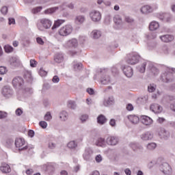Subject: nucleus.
Instances as JSON below:
<instances>
[{
  "instance_id": "29",
  "label": "nucleus",
  "mask_w": 175,
  "mask_h": 175,
  "mask_svg": "<svg viewBox=\"0 0 175 175\" xmlns=\"http://www.w3.org/2000/svg\"><path fill=\"white\" fill-rule=\"evenodd\" d=\"M85 21V16L84 15H77L75 18V23L77 25H81Z\"/></svg>"
},
{
  "instance_id": "2",
  "label": "nucleus",
  "mask_w": 175,
  "mask_h": 175,
  "mask_svg": "<svg viewBox=\"0 0 175 175\" xmlns=\"http://www.w3.org/2000/svg\"><path fill=\"white\" fill-rule=\"evenodd\" d=\"M72 32H73V27L72 25H66L62 27L58 31V33L60 36H68L70 35Z\"/></svg>"
},
{
  "instance_id": "60",
  "label": "nucleus",
  "mask_w": 175,
  "mask_h": 175,
  "mask_svg": "<svg viewBox=\"0 0 175 175\" xmlns=\"http://www.w3.org/2000/svg\"><path fill=\"white\" fill-rule=\"evenodd\" d=\"M36 41L38 44H44V41H43V39L40 37L37 38Z\"/></svg>"
},
{
  "instance_id": "24",
  "label": "nucleus",
  "mask_w": 175,
  "mask_h": 175,
  "mask_svg": "<svg viewBox=\"0 0 175 175\" xmlns=\"http://www.w3.org/2000/svg\"><path fill=\"white\" fill-rule=\"evenodd\" d=\"M159 18L163 21L169 23L172 20V15L170 13H161L159 15Z\"/></svg>"
},
{
  "instance_id": "48",
  "label": "nucleus",
  "mask_w": 175,
  "mask_h": 175,
  "mask_svg": "<svg viewBox=\"0 0 175 175\" xmlns=\"http://www.w3.org/2000/svg\"><path fill=\"white\" fill-rule=\"evenodd\" d=\"M68 107H70V109H72V110H75V109L77 107L76 103L74 101H70L68 103Z\"/></svg>"
},
{
  "instance_id": "27",
  "label": "nucleus",
  "mask_w": 175,
  "mask_h": 175,
  "mask_svg": "<svg viewBox=\"0 0 175 175\" xmlns=\"http://www.w3.org/2000/svg\"><path fill=\"white\" fill-rule=\"evenodd\" d=\"M141 121L144 125H151L152 124V119L147 116H142Z\"/></svg>"
},
{
  "instance_id": "11",
  "label": "nucleus",
  "mask_w": 175,
  "mask_h": 175,
  "mask_svg": "<svg viewBox=\"0 0 175 175\" xmlns=\"http://www.w3.org/2000/svg\"><path fill=\"white\" fill-rule=\"evenodd\" d=\"M121 69L126 77H132L133 76V69H132V67L129 66H122Z\"/></svg>"
},
{
  "instance_id": "57",
  "label": "nucleus",
  "mask_w": 175,
  "mask_h": 175,
  "mask_svg": "<svg viewBox=\"0 0 175 175\" xmlns=\"http://www.w3.org/2000/svg\"><path fill=\"white\" fill-rule=\"evenodd\" d=\"M55 147H57V145L55 144V143L49 142V148H50L51 150H54V148H55Z\"/></svg>"
},
{
  "instance_id": "49",
  "label": "nucleus",
  "mask_w": 175,
  "mask_h": 175,
  "mask_svg": "<svg viewBox=\"0 0 175 175\" xmlns=\"http://www.w3.org/2000/svg\"><path fill=\"white\" fill-rule=\"evenodd\" d=\"M109 125L112 126V128H116L117 126V123L115 119H111L109 120Z\"/></svg>"
},
{
  "instance_id": "40",
  "label": "nucleus",
  "mask_w": 175,
  "mask_h": 175,
  "mask_svg": "<svg viewBox=\"0 0 175 175\" xmlns=\"http://www.w3.org/2000/svg\"><path fill=\"white\" fill-rule=\"evenodd\" d=\"M73 68L75 70H81L83 68V64H81V63H77L76 62H74Z\"/></svg>"
},
{
  "instance_id": "43",
  "label": "nucleus",
  "mask_w": 175,
  "mask_h": 175,
  "mask_svg": "<svg viewBox=\"0 0 175 175\" xmlns=\"http://www.w3.org/2000/svg\"><path fill=\"white\" fill-rule=\"evenodd\" d=\"M155 90H157V85H155L154 84H150L148 86V92H154Z\"/></svg>"
},
{
  "instance_id": "58",
  "label": "nucleus",
  "mask_w": 175,
  "mask_h": 175,
  "mask_svg": "<svg viewBox=\"0 0 175 175\" xmlns=\"http://www.w3.org/2000/svg\"><path fill=\"white\" fill-rule=\"evenodd\" d=\"M80 119H81V121H82V122H85V121L88 120V115H82Z\"/></svg>"
},
{
  "instance_id": "19",
  "label": "nucleus",
  "mask_w": 175,
  "mask_h": 175,
  "mask_svg": "<svg viewBox=\"0 0 175 175\" xmlns=\"http://www.w3.org/2000/svg\"><path fill=\"white\" fill-rule=\"evenodd\" d=\"M0 170L4 174H8L12 172V168H10V165H9V164L3 163L0 166Z\"/></svg>"
},
{
  "instance_id": "64",
  "label": "nucleus",
  "mask_w": 175,
  "mask_h": 175,
  "mask_svg": "<svg viewBox=\"0 0 175 175\" xmlns=\"http://www.w3.org/2000/svg\"><path fill=\"white\" fill-rule=\"evenodd\" d=\"M30 66H31V68H35V66H36V61H35L33 59H31L30 60Z\"/></svg>"
},
{
  "instance_id": "13",
  "label": "nucleus",
  "mask_w": 175,
  "mask_h": 175,
  "mask_svg": "<svg viewBox=\"0 0 175 175\" xmlns=\"http://www.w3.org/2000/svg\"><path fill=\"white\" fill-rule=\"evenodd\" d=\"M142 140L144 142H148V140H152L154 137V133L151 131H146L140 135Z\"/></svg>"
},
{
  "instance_id": "12",
  "label": "nucleus",
  "mask_w": 175,
  "mask_h": 175,
  "mask_svg": "<svg viewBox=\"0 0 175 175\" xmlns=\"http://www.w3.org/2000/svg\"><path fill=\"white\" fill-rule=\"evenodd\" d=\"M24 85V79L20 77H16L12 80V85L15 88H20L22 85Z\"/></svg>"
},
{
  "instance_id": "62",
  "label": "nucleus",
  "mask_w": 175,
  "mask_h": 175,
  "mask_svg": "<svg viewBox=\"0 0 175 175\" xmlns=\"http://www.w3.org/2000/svg\"><path fill=\"white\" fill-rule=\"evenodd\" d=\"M13 143H14V141L12 139H8L6 141V144H8V147H10L12 144H13Z\"/></svg>"
},
{
  "instance_id": "31",
  "label": "nucleus",
  "mask_w": 175,
  "mask_h": 175,
  "mask_svg": "<svg viewBox=\"0 0 175 175\" xmlns=\"http://www.w3.org/2000/svg\"><path fill=\"white\" fill-rule=\"evenodd\" d=\"M20 64H21L20 60L17 59V57H12L10 59V65H11L12 68H16L17 66H19Z\"/></svg>"
},
{
  "instance_id": "15",
  "label": "nucleus",
  "mask_w": 175,
  "mask_h": 175,
  "mask_svg": "<svg viewBox=\"0 0 175 175\" xmlns=\"http://www.w3.org/2000/svg\"><path fill=\"white\" fill-rule=\"evenodd\" d=\"M159 39L163 43H170V42H173L174 40V36L170 34H164L159 36Z\"/></svg>"
},
{
  "instance_id": "39",
  "label": "nucleus",
  "mask_w": 175,
  "mask_h": 175,
  "mask_svg": "<svg viewBox=\"0 0 175 175\" xmlns=\"http://www.w3.org/2000/svg\"><path fill=\"white\" fill-rule=\"evenodd\" d=\"M146 148L149 151H154V150H155V148H157V144H155L154 142L149 143L147 144Z\"/></svg>"
},
{
  "instance_id": "61",
  "label": "nucleus",
  "mask_w": 175,
  "mask_h": 175,
  "mask_svg": "<svg viewBox=\"0 0 175 175\" xmlns=\"http://www.w3.org/2000/svg\"><path fill=\"white\" fill-rule=\"evenodd\" d=\"M1 12L2 14H6L8 13V7L4 6L1 9Z\"/></svg>"
},
{
  "instance_id": "9",
  "label": "nucleus",
  "mask_w": 175,
  "mask_h": 175,
  "mask_svg": "<svg viewBox=\"0 0 175 175\" xmlns=\"http://www.w3.org/2000/svg\"><path fill=\"white\" fill-rule=\"evenodd\" d=\"M157 8L154 5H146L141 8L140 12L142 14H150L152 13L154 10H157Z\"/></svg>"
},
{
  "instance_id": "42",
  "label": "nucleus",
  "mask_w": 175,
  "mask_h": 175,
  "mask_svg": "<svg viewBox=\"0 0 175 175\" xmlns=\"http://www.w3.org/2000/svg\"><path fill=\"white\" fill-rule=\"evenodd\" d=\"M25 79H26L27 81H28V83H31L33 78H32V75H31L30 72H27L25 75Z\"/></svg>"
},
{
  "instance_id": "33",
  "label": "nucleus",
  "mask_w": 175,
  "mask_h": 175,
  "mask_svg": "<svg viewBox=\"0 0 175 175\" xmlns=\"http://www.w3.org/2000/svg\"><path fill=\"white\" fill-rule=\"evenodd\" d=\"M148 64H150V62H144L141 65L137 67V70H138V72H139L140 73H144V72H146V68L147 65L148 66Z\"/></svg>"
},
{
  "instance_id": "8",
  "label": "nucleus",
  "mask_w": 175,
  "mask_h": 175,
  "mask_svg": "<svg viewBox=\"0 0 175 175\" xmlns=\"http://www.w3.org/2000/svg\"><path fill=\"white\" fill-rule=\"evenodd\" d=\"M15 146L19 151H25L28 150V146L25 145V141L23 138H18L15 140Z\"/></svg>"
},
{
  "instance_id": "63",
  "label": "nucleus",
  "mask_w": 175,
  "mask_h": 175,
  "mask_svg": "<svg viewBox=\"0 0 175 175\" xmlns=\"http://www.w3.org/2000/svg\"><path fill=\"white\" fill-rule=\"evenodd\" d=\"M126 110L129 111H132V110H133V105H132V104H128L126 105Z\"/></svg>"
},
{
  "instance_id": "55",
  "label": "nucleus",
  "mask_w": 175,
  "mask_h": 175,
  "mask_svg": "<svg viewBox=\"0 0 175 175\" xmlns=\"http://www.w3.org/2000/svg\"><path fill=\"white\" fill-rule=\"evenodd\" d=\"M46 167L45 170H47L48 172H53L54 170V167H53V165H44Z\"/></svg>"
},
{
  "instance_id": "53",
  "label": "nucleus",
  "mask_w": 175,
  "mask_h": 175,
  "mask_svg": "<svg viewBox=\"0 0 175 175\" xmlns=\"http://www.w3.org/2000/svg\"><path fill=\"white\" fill-rule=\"evenodd\" d=\"M39 75H40V76L43 77L44 76L47 75V72H46V70H43V68H40L39 70Z\"/></svg>"
},
{
  "instance_id": "18",
  "label": "nucleus",
  "mask_w": 175,
  "mask_h": 175,
  "mask_svg": "<svg viewBox=\"0 0 175 175\" xmlns=\"http://www.w3.org/2000/svg\"><path fill=\"white\" fill-rule=\"evenodd\" d=\"M2 95L5 98H10L13 95V90L9 86H4L2 89Z\"/></svg>"
},
{
  "instance_id": "14",
  "label": "nucleus",
  "mask_w": 175,
  "mask_h": 175,
  "mask_svg": "<svg viewBox=\"0 0 175 175\" xmlns=\"http://www.w3.org/2000/svg\"><path fill=\"white\" fill-rule=\"evenodd\" d=\"M94 151L91 148H87L85 150L83 154V158L85 161H91L92 159V154Z\"/></svg>"
},
{
  "instance_id": "26",
  "label": "nucleus",
  "mask_w": 175,
  "mask_h": 175,
  "mask_svg": "<svg viewBox=\"0 0 175 175\" xmlns=\"http://www.w3.org/2000/svg\"><path fill=\"white\" fill-rule=\"evenodd\" d=\"M77 46H79V42L76 38H72L66 42V47H77Z\"/></svg>"
},
{
  "instance_id": "30",
  "label": "nucleus",
  "mask_w": 175,
  "mask_h": 175,
  "mask_svg": "<svg viewBox=\"0 0 175 175\" xmlns=\"http://www.w3.org/2000/svg\"><path fill=\"white\" fill-rule=\"evenodd\" d=\"M90 36L92 39H99L102 36L100 30L94 29L90 33Z\"/></svg>"
},
{
  "instance_id": "46",
  "label": "nucleus",
  "mask_w": 175,
  "mask_h": 175,
  "mask_svg": "<svg viewBox=\"0 0 175 175\" xmlns=\"http://www.w3.org/2000/svg\"><path fill=\"white\" fill-rule=\"evenodd\" d=\"M95 161L96 163H100L103 161V157L101 156V154H97L95 157Z\"/></svg>"
},
{
  "instance_id": "17",
  "label": "nucleus",
  "mask_w": 175,
  "mask_h": 175,
  "mask_svg": "<svg viewBox=\"0 0 175 175\" xmlns=\"http://www.w3.org/2000/svg\"><path fill=\"white\" fill-rule=\"evenodd\" d=\"M119 142L118 137L114 136H109L106 139V143L108 146H117Z\"/></svg>"
},
{
  "instance_id": "1",
  "label": "nucleus",
  "mask_w": 175,
  "mask_h": 175,
  "mask_svg": "<svg viewBox=\"0 0 175 175\" xmlns=\"http://www.w3.org/2000/svg\"><path fill=\"white\" fill-rule=\"evenodd\" d=\"M53 25V22L49 18H42L40 20V23H38L37 27L40 31L44 29H50Z\"/></svg>"
},
{
  "instance_id": "6",
  "label": "nucleus",
  "mask_w": 175,
  "mask_h": 175,
  "mask_svg": "<svg viewBox=\"0 0 175 175\" xmlns=\"http://www.w3.org/2000/svg\"><path fill=\"white\" fill-rule=\"evenodd\" d=\"M90 17L93 23H99L102 20V14L98 10H93L90 12Z\"/></svg>"
},
{
  "instance_id": "28",
  "label": "nucleus",
  "mask_w": 175,
  "mask_h": 175,
  "mask_svg": "<svg viewBox=\"0 0 175 175\" xmlns=\"http://www.w3.org/2000/svg\"><path fill=\"white\" fill-rule=\"evenodd\" d=\"M114 97L113 96H111L104 99L103 105L104 106L107 107V106H111V105H114Z\"/></svg>"
},
{
  "instance_id": "10",
  "label": "nucleus",
  "mask_w": 175,
  "mask_h": 175,
  "mask_svg": "<svg viewBox=\"0 0 175 175\" xmlns=\"http://www.w3.org/2000/svg\"><path fill=\"white\" fill-rule=\"evenodd\" d=\"M65 5H66V3H64L62 5H60L59 7H53L49 8L44 11L45 14H53V13H55L57 10H65Z\"/></svg>"
},
{
  "instance_id": "32",
  "label": "nucleus",
  "mask_w": 175,
  "mask_h": 175,
  "mask_svg": "<svg viewBox=\"0 0 175 175\" xmlns=\"http://www.w3.org/2000/svg\"><path fill=\"white\" fill-rule=\"evenodd\" d=\"M65 23V20L64 19H57V21H54L53 25L52 27V30L57 29V28H59L62 24Z\"/></svg>"
},
{
  "instance_id": "16",
  "label": "nucleus",
  "mask_w": 175,
  "mask_h": 175,
  "mask_svg": "<svg viewBox=\"0 0 175 175\" xmlns=\"http://www.w3.org/2000/svg\"><path fill=\"white\" fill-rule=\"evenodd\" d=\"M148 72L150 76H157L159 71L157 69V67L154 66V64L149 62L148 66Z\"/></svg>"
},
{
  "instance_id": "59",
  "label": "nucleus",
  "mask_w": 175,
  "mask_h": 175,
  "mask_svg": "<svg viewBox=\"0 0 175 175\" xmlns=\"http://www.w3.org/2000/svg\"><path fill=\"white\" fill-rule=\"evenodd\" d=\"M126 23H128L129 24H132L133 23V19L129 16H126L125 18Z\"/></svg>"
},
{
  "instance_id": "51",
  "label": "nucleus",
  "mask_w": 175,
  "mask_h": 175,
  "mask_svg": "<svg viewBox=\"0 0 175 175\" xmlns=\"http://www.w3.org/2000/svg\"><path fill=\"white\" fill-rule=\"evenodd\" d=\"M39 125L40 126H41V128H42V129H46V128H47V122H46L45 121L40 122Z\"/></svg>"
},
{
  "instance_id": "37",
  "label": "nucleus",
  "mask_w": 175,
  "mask_h": 175,
  "mask_svg": "<svg viewBox=\"0 0 175 175\" xmlns=\"http://www.w3.org/2000/svg\"><path fill=\"white\" fill-rule=\"evenodd\" d=\"M107 121V119L103 115H100L97 118V122L98 124H100V125H104V124H106Z\"/></svg>"
},
{
  "instance_id": "23",
  "label": "nucleus",
  "mask_w": 175,
  "mask_h": 175,
  "mask_svg": "<svg viewBox=\"0 0 175 175\" xmlns=\"http://www.w3.org/2000/svg\"><path fill=\"white\" fill-rule=\"evenodd\" d=\"M159 18L163 21L169 23L172 20V15L170 13H161L159 15Z\"/></svg>"
},
{
  "instance_id": "45",
  "label": "nucleus",
  "mask_w": 175,
  "mask_h": 175,
  "mask_svg": "<svg viewBox=\"0 0 175 175\" xmlns=\"http://www.w3.org/2000/svg\"><path fill=\"white\" fill-rule=\"evenodd\" d=\"M137 145L138 144L136 142H131L130 143L129 146L132 150H133V151H137Z\"/></svg>"
},
{
  "instance_id": "7",
  "label": "nucleus",
  "mask_w": 175,
  "mask_h": 175,
  "mask_svg": "<svg viewBox=\"0 0 175 175\" xmlns=\"http://www.w3.org/2000/svg\"><path fill=\"white\" fill-rule=\"evenodd\" d=\"M160 171L165 175H172L173 170L172 167L167 163H163L159 166Z\"/></svg>"
},
{
  "instance_id": "52",
  "label": "nucleus",
  "mask_w": 175,
  "mask_h": 175,
  "mask_svg": "<svg viewBox=\"0 0 175 175\" xmlns=\"http://www.w3.org/2000/svg\"><path fill=\"white\" fill-rule=\"evenodd\" d=\"M6 117H8V113L0 111V120H3V118H6Z\"/></svg>"
},
{
  "instance_id": "44",
  "label": "nucleus",
  "mask_w": 175,
  "mask_h": 175,
  "mask_svg": "<svg viewBox=\"0 0 175 175\" xmlns=\"http://www.w3.org/2000/svg\"><path fill=\"white\" fill-rule=\"evenodd\" d=\"M8 73V68L5 66H0V75H3Z\"/></svg>"
},
{
  "instance_id": "5",
  "label": "nucleus",
  "mask_w": 175,
  "mask_h": 175,
  "mask_svg": "<svg viewBox=\"0 0 175 175\" xmlns=\"http://www.w3.org/2000/svg\"><path fill=\"white\" fill-rule=\"evenodd\" d=\"M172 73H175L174 68H167L165 72L161 75V80L163 83H169L170 81V77L172 76Z\"/></svg>"
},
{
  "instance_id": "47",
  "label": "nucleus",
  "mask_w": 175,
  "mask_h": 175,
  "mask_svg": "<svg viewBox=\"0 0 175 175\" xmlns=\"http://www.w3.org/2000/svg\"><path fill=\"white\" fill-rule=\"evenodd\" d=\"M4 50L5 53H12V51H13V48L10 45H5L4 46Z\"/></svg>"
},
{
  "instance_id": "21",
  "label": "nucleus",
  "mask_w": 175,
  "mask_h": 175,
  "mask_svg": "<svg viewBox=\"0 0 175 175\" xmlns=\"http://www.w3.org/2000/svg\"><path fill=\"white\" fill-rule=\"evenodd\" d=\"M150 110L153 111V113H162L163 109L162 107L158 104H152L150 107Z\"/></svg>"
},
{
  "instance_id": "50",
  "label": "nucleus",
  "mask_w": 175,
  "mask_h": 175,
  "mask_svg": "<svg viewBox=\"0 0 175 175\" xmlns=\"http://www.w3.org/2000/svg\"><path fill=\"white\" fill-rule=\"evenodd\" d=\"M51 118H52L51 113L50 112H47L44 116L45 121H50Z\"/></svg>"
},
{
  "instance_id": "41",
  "label": "nucleus",
  "mask_w": 175,
  "mask_h": 175,
  "mask_svg": "<svg viewBox=\"0 0 175 175\" xmlns=\"http://www.w3.org/2000/svg\"><path fill=\"white\" fill-rule=\"evenodd\" d=\"M67 146L68 147V148L73 150L76 148V147H77V143H76V142L75 141H71L68 143Z\"/></svg>"
},
{
  "instance_id": "4",
  "label": "nucleus",
  "mask_w": 175,
  "mask_h": 175,
  "mask_svg": "<svg viewBox=\"0 0 175 175\" xmlns=\"http://www.w3.org/2000/svg\"><path fill=\"white\" fill-rule=\"evenodd\" d=\"M99 75L100 76V83L104 85L110 83V77L107 75V69H100L98 70Z\"/></svg>"
},
{
  "instance_id": "34",
  "label": "nucleus",
  "mask_w": 175,
  "mask_h": 175,
  "mask_svg": "<svg viewBox=\"0 0 175 175\" xmlns=\"http://www.w3.org/2000/svg\"><path fill=\"white\" fill-rule=\"evenodd\" d=\"M159 28V23L153 21L149 24L150 31H157Z\"/></svg>"
},
{
  "instance_id": "56",
  "label": "nucleus",
  "mask_w": 175,
  "mask_h": 175,
  "mask_svg": "<svg viewBox=\"0 0 175 175\" xmlns=\"http://www.w3.org/2000/svg\"><path fill=\"white\" fill-rule=\"evenodd\" d=\"M52 81L55 83H59V77L57 75H55L52 79Z\"/></svg>"
},
{
  "instance_id": "25",
  "label": "nucleus",
  "mask_w": 175,
  "mask_h": 175,
  "mask_svg": "<svg viewBox=\"0 0 175 175\" xmlns=\"http://www.w3.org/2000/svg\"><path fill=\"white\" fill-rule=\"evenodd\" d=\"M159 135L161 139H165V140H167L170 137V133L165 129H161L159 132Z\"/></svg>"
},
{
  "instance_id": "38",
  "label": "nucleus",
  "mask_w": 175,
  "mask_h": 175,
  "mask_svg": "<svg viewBox=\"0 0 175 175\" xmlns=\"http://www.w3.org/2000/svg\"><path fill=\"white\" fill-rule=\"evenodd\" d=\"M68 117H69V116L68 115L67 111H62L59 113V118L62 120V121H66V120H68Z\"/></svg>"
},
{
  "instance_id": "3",
  "label": "nucleus",
  "mask_w": 175,
  "mask_h": 175,
  "mask_svg": "<svg viewBox=\"0 0 175 175\" xmlns=\"http://www.w3.org/2000/svg\"><path fill=\"white\" fill-rule=\"evenodd\" d=\"M139 59L140 55L136 53H134L127 55L126 61L129 65H136V64L139 62Z\"/></svg>"
},
{
  "instance_id": "20",
  "label": "nucleus",
  "mask_w": 175,
  "mask_h": 175,
  "mask_svg": "<svg viewBox=\"0 0 175 175\" xmlns=\"http://www.w3.org/2000/svg\"><path fill=\"white\" fill-rule=\"evenodd\" d=\"M96 146H97V147H102L103 148H105V147H107L106 139H105L103 137H98L96 142Z\"/></svg>"
},
{
  "instance_id": "54",
  "label": "nucleus",
  "mask_w": 175,
  "mask_h": 175,
  "mask_svg": "<svg viewBox=\"0 0 175 175\" xmlns=\"http://www.w3.org/2000/svg\"><path fill=\"white\" fill-rule=\"evenodd\" d=\"M15 113H16V116H18V117H20V116L23 114V109L20 108L16 109L15 111Z\"/></svg>"
},
{
  "instance_id": "36",
  "label": "nucleus",
  "mask_w": 175,
  "mask_h": 175,
  "mask_svg": "<svg viewBox=\"0 0 175 175\" xmlns=\"http://www.w3.org/2000/svg\"><path fill=\"white\" fill-rule=\"evenodd\" d=\"M128 118L132 124H139V121H140L139 116L135 115H130L128 116Z\"/></svg>"
},
{
  "instance_id": "22",
  "label": "nucleus",
  "mask_w": 175,
  "mask_h": 175,
  "mask_svg": "<svg viewBox=\"0 0 175 175\" xmlns=\"http://www.w3.org/2000/svg\"><path fill=\"white\" fill-rule=\"evenodd\" d=\"M159 18L163 21L169 23L172 20V15L170 13H161L159 15Z\"/></svg>"
},
{
  "instance_id": "35",
  "label": "nucleus",
  "mask_w": 175,
  "mask_h": 175,
  "mask_svg": "<svg viewBox=\"0 0 175 175\" xmlns=\"http://www.w3.org/2000/svg\"><path fill=\"white\" fill-rule=\"evenodd\" d=\"M54 61L57 62V64L64 62V55L62 53H57L54 57Z\"/></svg>"
}]
</instances>
